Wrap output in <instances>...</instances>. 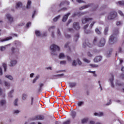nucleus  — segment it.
Wrapping results in <instances>:
<instances>
[{
	"label": "nucleus",
	"instance_id": "63",
	"mask_svg": "<svg viewBox=\"0 0 124 124\" xmlns=\"http://www.w3.org/2000/svg\"><path fill=\"white\" fill-rule=\"evenodd\" d=\"M70 124V120H67L63 123V124Z\"/></svg>",
	"mask_w": 124,
	"mask_h": 124
},
{
	"label": "nucleus",
	"instance_id": "32",
	"mask_svg": "<svg viewBox=\"0 0 124 124\" xmlns=\"http://www.w3.org/2000/svg\"><path fill=\"white\" fill-rule=\"evenodd\" d=\"M2 66L4 68V71L5 72H6V70L7 69V64H6V63H3Z\"/></svg>",
	"mask_w": 124,
	"mask_h": 124
},
{
	"label": "nucleus",
	"instance_id": "55",
	"mask_svg": "<svg viewBox=\"0 0 124 124\" xmlns=\"http://www.w3.org/2000/svg\"><path fill=\"white\" fill-rule=\"evenodd\" d=\"M57 35L58 36H61V35H62V33H61V31L59 29L57 30Z\"/></svg>",
	"mask_w": 124,
	"mask_h": 124
},
{
	"label": "nucleus",
	"instance_id": "42",
	"mask_svg": "<svg viewBox=\"0 0 124 124\" xmlns=\"http://www.w3.org/2000/svg\"><path fill=\"white\" fill-rule=\"evenodd\" d=\"M117 4L119 5H122V6H124V1H119L118 2Z\"/></svg>",
	"mask_w": 124,
	"mask_h": 124
},
{
	"label": "nucleus",
	"instance_id": "18",
	"mask_svg": "<svg viewBox=\"0 0 124 124\" xmlns=\"http://www.w3.org/2000/svg\"><path fill=\"white\" fill-rule=\"evenodd\" d=\"M11 39H12V37L11 36L7 37V38L4 39H1L0 38V42H4V41H8V40H11Z\"/></svg>",
	"mask_w": 124,
	"mask_h": 124
},
{
	"label": "nucleus",
	"instance_id": "21",
	"mask_svg": "<svg viewBox=\"0 0 124 124\" xmlns=\"http://www.w3.org/2000/svg\"><path fill=\"white\" fill-rule=\"evenodd\" d=\"M23 6V4H22L21 2H18L16 3V9H20L21 7Z\"/></svg>",
	"mask_w": 124,
	"mask_h": 124
},
{
	"label": "nucleus",
	"instance_id": "11",
	"mask_svg": "<svg viewBox=\"0 0 124 124\" xmlns=\"http://www.w3.org/2000/svg\"><path fill=\"white\" fill-rule=\"evenodd\" d=\"M70 13H68L67 14L64 15L63 16V18L62 19V22H66L67 21V19H68V17L69 15H70Z\"/></svg>",
	"mask_w": 124,
	"mask_h": 124
},
{
	"label": "nucleus",
	"instance_id": "13",
	"mask_svg": "<svg viewBox=\"0 0 124 124\" xmlns=\"http://www.w3.org/2000/svg\"><path fill=\"white\" fill-rule=\"evenodd\" d=\"M68 85L69 87L72 89V88H75L77 86V83L75 82H68Z\"/></svg>",
	"mask_w": 124,
	"mask_h": 124
},
{
	"label": "nucleus",
	"instance_id": "51",
	"mask_svg": "<svg viewBox=\"0 0 124 124\" xmlns=\"http://www.w3.org/2000/svg\"><path fill=\"white\" fill-rule=\"evenodd\" d=\"M0 95H3V97L5 96V94L2 93V89L0 87Z\"/></svg>",
	"mask_w": 124,
	"mask_h": 124
},
{
	"label": "nucleus",
	"instance_id": "28",
	"mask_svg": "<svg viewBox=\"0 0 124 124\" xmlns=\"http://www.w3.org/2000/svg\"><path fill=\"white\" fill-rule=\"evenodd\" d=\"M97 41H98V38L95 37L93 41V44L94 45H96V44H97Z\"/></svg>",
	"mask_w": 124,
	"mask_h": 124
},
{
	"label": "nucleus",
	"instance_id": "52",
	"mask_svg": "<svg viewBox=\"0 0 124 124\" xmlns=\"http://www.w3.org/2000/svg\"><path fill=\"white\" fill-rule=\"evenodd\" d=\"M90 66H91V67H93V68H94L95 67H98V65L94 64H91Z\"/></svg>",
	"mask_w": 124,
	"mask_h": 124
},
{
	"label": "nucleus",
	"instance_id": "62",
	"mask_svg": "<svg viewBox=\"0 0 124 124\" xmlns=\"http://www.w3.org/2000/svg\"><path fill=\"white\" fill-rule=\"evenodd\" d=\"M65 37H66V38H71V36L68 34H65Z\"/></svg>",
	"mask_w": 124,
	"mask_h": 124
},
{
	"label": "nucleus",
	"instance_id": "2",
	"mask_svg": "<svg viewBox=\"0 0 124 124\" xmlns=\"http://www.w3.org/2000/svg\"><path fill=\"white\" fill-rule=\"evenodd\" d=\"M118 41V38L116 37V35L112 34L109 38L108 44L109 45H113L115 44L116 42Z\"/></svg>",
	"mask_w": 124,
	"mask_h": 124
},
{
	"label": "nucleus",
	"instance_id": "48",
	"mask_svg": "<svg viewBox=\"0 0 124 124\" xmlns=\"http://www.w3.org/2000/svg\"><path fill=\"white\" fill-rule=\"evenodd\" d=\"M72 65L73 66H77V62H76V60H73V62L72 63Z\"/></svg>",
	"mask_w": 124,
	"mask_h": 124
},
{
	"label": "nucleus",
	"instance_id": "37",
	"mask_svg": "<svg viewBox=\"0 0 124 124\" xmlns=\"http://www.w3.org/2000/svg\"><path fill=\"white\" fill-rule=\"evenodd\" d=\"M111 54H112V51L111 50L108 51L106 54V56L107 57V58H109V57L111 56Z\"/></svg>",
	"mask_w": 124,
	"mask_h": 124
},
{
	"label": "nucleus",
	"instance_id": "39",
	"mask_svg": "<svg viewBox=\"0 0 124 124\" xmlns=\"http://www.w3.org/2000/svg\"><path fill=\"white\" fill-rule=\"evenodd\" d=\"M71 116L73 119L76 117V112L75 111H72L71 112Z\"/></svg>",
	"mask_w": 124,
	"mask_h": 124
},
{
	"label": "nucleus",
	"instance_id": "19",
	"mask_svg": "<svg viewBox=\"0 0 124 124\" xmlns=\"http://www.w3.org/2000/svg\"><path fill=\"white\" fill-rule=\"evenodd\" d=\"M69 1L64 0L61 2V3L59 4V7H61L62 5H63V4H67V5H69Z\"/></svg>",
	"mask_w": 124,
	"mask_h": 124
},
{
	"label": "nucleus",
	"instance_id": "7",
	"mask_svg": "<svg viewBox=\"0 0 124 124\" xmlns=\"http://www.w3.org/2000/svg\"><path fill=\"white\" fill-rule=\"evenodd\" d=\"M93 18L84 17L82 19L81 22L82 24H86V23L90 22V21H93Z\"/></svg>",
	"mask_w": 124,
	"mask_h": 124
},
{
	"label": "nucleus",
	"instance_id": "61",
	"mask_svg": "<svg viewBox=\"0 0 124 124\" xmlns=\"http://www.w3.org/2000/svg\"><path fill=\"white\" fill-rule=\"evenodd\" d=\"M87 55L88 56V57H90V58H91V57H93V54H92L90 52H87Z\"/></svg>",
	"mask_w": 124,
	"mask_h": 124
},
{
	"label": "nucleus",
	"instance_id": "8",
	"mask_svg": "<svg viewBox=\"0 0 124 124\" xmlns=\"http://www.w3.org/2000/svg\"><path fill=\"white\" fill-rule=\"evenodd\" d=\"M92 5H93V4L89 3L88 4H87V5H83V6H80L79 8V10H84V9H86L87 8H89V7H91V6H92Z\"/></svg>",
	"mask_w": 124,
	"mask_h": 124
},
{
	"label": "nucleus",
	"instance_id": "14",
	"mask_svg": "<svg viewBox=\"0 0 124 124\" xmlns=\"http://www.w3.org/2000/svg\"><path fill=\"white\" fill-rule=\"evenodd\" d=\"M6 99H1L0 100V106H5L6 105Z\"/></svg>",
	"mask_w": 124,
	"mask_h": 124
},
{
	"label": "nucleus",
	"instance_id": "35",
	"mask_svg": "<svg viewBox=\"0 0 124 124\" xmlns=\"http://www.w3.org/2000/svg\"><path fill=\"white\" fill-rule=\"evenodd\" d=\"M27 97H28V94L26 93H24L22 94V100H26V99H27Z\"/></svg>",
	"mask_w": 124,
	"mask_h": 124
},
{
	"label": "nucleus",
	"instance_id": "53",
	"mask_svg": "<svg viewBox=\"0 0 124 124\" xmlns=\"http://www.w3.org/2000/svg\"><path fill=\"white\" fill-rule=\"evenodd\" d=\"M55 29H56V26H51L49 29H48V30L49 31H53V30H55Z\"/></svg>",
	"mask_w": 124,
	"mask_h": 124
},
{
	"label": "nucleus",
	"instance_id": "56",
	"mask_svg": "<svg viewBox=\"0 0 124 124\" xmlns=\"http://www.w3.org/2000/svg\"><path fill=\"white\" fill-rule=\"evenodd\" d=\"M69 44H70V42H67V43H66L64 45L65 48H67V47H68V46H69Z\"/></svg>",
	"mask_w": 124,
	"mask_h": 124
},
{
	"label": "nucleus",
	"instance_id": "34",
	"mask_svg": "<svg viewBox=\"0 0 124 124\" xmlns=\"http://www.w3.org/2000/svg\"><path fill=\"white\" fill-rule=\"evenodd\" d=\"M112 34H115L117 36L119 34V29H115Z\"/></svg>",
	"mask_w": 124,
	"mask_h": 124
},
{
	"label": "nucleus",
	"instance_id": "6",
	"mask_svg": "<svg viewBox=\"0 0 124 124\" xmlns=\"http://www.w3.org/2000/svg\"><path fill=\"white\" fill-rule=\"evenodd\" d=\"M106 40L104 38H101L98 44L99 47H103L105 45Z\"/></svg>",
	"mask_w": 124,
	"mask_h": 124
},
{
	"label": "nucleus",
	"instance_id": "47",
	"mask_svg": "<svg viewBox=\"0 0 124 124\" xmlns=\"http://www.w3.org/2000/svg\"><path fill=\"white\" fill-rule=\"evenodd\" d=\"M59 18H61V16H56L55 18H54L53 19V21L54 22H57V21H58V20H59Z\"/></svg>",
	"mask_w": 124,
	"mask_h": 124
},
{
	"label": "nucleus",
	"instance_id": "44",
	"mask_svg": "<svg viewBox=\"0 0 124 124\" xmlns=\"http://www.w3.org/2000/svg\"><path fill=\"white\" fill-rule=\"evenodd\" d=\"M5 49H6V46H0V50L1 51H5Z\"/></svg>",
	"mask_w": 124,
	"mask_h": 124
},
{
	"label": "nucleus",
	"instance_id": "30",
	"mask_svg": "<svg viewBox=\"0 0 124 124\" xmlns=\"http://www.w3.org/2000/svg\"><path fill=\"white\" fill-rule=\"evenodd\" d=\"M36 120H44V116L42 115H39L36 117Z\"/></svg>",
	"mask_w": 124,
	"mask_h": 124
},
{
	"label": "nucleus",
	"instance_id": "12",
	"mask_svg": "<svg viewBox=\"0 0 124 124\" xmlns=\"http://www.w3.org/2000/svg\"><path fill=\"white\" fill-rule=\"evenodd\" d=\"M113 81H114V76H113V75H111V77L109 78L110 86L111 88H115V85H114V82H113Z\"/></svg>",
	"mask_w": 124,
	"mask_h": 124
},
{
	"label": "nucleus",
	"instance_id": "16",
	"mask_svg": "<svg viewBox=\"0 0 124 124\" xmlns=\"http://www.w3.org/2000/svg\"><path fill=\"white\" fill-rule=\"evenodd\" d=\"M14 93V89H12L8 93V97H10V98H12V97H13V93Z\"/></svg>",
	"mask_w": 124,
	"mask_h": 124
},
{
	"label": "nucleus",
	"instance_id": "36",
	"mask_svg": "<svg viewBox=\"0 0 124 124\" xmlns=\"http://www.w3.org/2000/svg\"><path fill=\"white\" fill-rule=\"evenodd\" d=\"M21 111L18 109H16L13 111V114L15 115H18L19 113H20Z\"/></svg>",
	"mask_w": 124,
	"mask_h": 124
},
{
	"label": "nucleus",
	"instance_id": "24",
	"mask_svg": "<svg viewBox=\"0 0 124 124\" xmlns=\"http://www.w3.org/2000/svg\"><path fill=\"white\" fill-rule=\"evenodd\" d=\"M108 31H109V27H106L104 31V34L105 35H107V34H108Z\"/></svg>",
	"mask_w": 124,
	"mask_h": 124
},
{
	"label": "nucleus",
	"instance_id": "20",
	"mask_svg": "<svg viewBox=\"0 0 124 124\" xmlns=\"http://www.w3.org/2000/svg\"><path fill=\"white\" fill-rule=\"evenodd\" d=\"M15 45L16 47H21L22 46V43L18 41H16L14 42Z\"/></svg>",
	"mask_w": 124,
	"mask_h": 124
},
{
	"label": "nucleus",
	"instance_id": "15",
	"mask_svg": "<svg viewBox=\"0 0 124 124\" xmlns=\"http://www.w3.org/2000/svg\"><path fill=\"white\" fill-rule=\"evenodd\" d=\"M11 50L13 54H16V53H19V48H18V47L15 48L14 47H12L11 48Z\"/></svg>",
	"mask_w": 124,
	"mask_h": 124
},
{
	"label": "nucleus",
	"instance_id": "5",
	"mask_svg": "<svg viewBox=\"0 0 124 124\" xmlns=\"http://www.w3.org/2000/svg\"><path fill=\"white\" fill-rule=\"evenodd\" d=\"M17 60L15 59H11L9 62V66L10 67H14L16 64H17Z\"/></svg>",
	"mask_w": 124,
	"mask_h": 124
},
{
	"label": "nucleus",
	"instance_id": "27",
	"mask_svg": "<svg viewBox=\"0 0 124 124\" xmlns=\"http://www.w3.org/2000/svg\"><path fill=\"white\" fill-rule=\"evenodd\" d=\"M31 1L29 0L27 2L26 6V7L28 8V9H30V8H31Z\"/></svg>",
	"mask_w": 124,
	"mask_h": 124
},
{
	"label": "nucleus",
	"instance_id": "43",
	"mask_svg": "<svg viewBox=\"0 0 124 124\" xmlns=\"http://www.w3.org/2000/svg\"><path fill=\"white\" fill-rule=\"evenodd\" d=\"M87 72H89V73H93L94 77H96V76H97V75H96V74H95V71H88Z\"/></svg>",
	"mask_w": 124,
	"mask_h": 124
},
{
	"label": "nucleus",
	"instance_id": "50",
	"mask_svg": "<svg viewBox=\"0 0 124 124\" xmlns=\"http://www.w3.org/2000/svg\"><path fill=\"white\" fill-rule=\"evenodd\" d=\"M14 104L15 106H18V99H16L15 100L14 102Z\"/></svg>",
	"mask_w": 124,
	"mask_h": 124
},
{
	"label": "nucleus",
	"instance_id": "45",
	"mask_svg": "<svg viewBox=\"0 0 124 124\" xmlns=\"http://www.w3.org/2000/svg\"><path fill=\"white\" fill-rule=\"evenodd\" d=\"M35 34L36 36H41V34L40 33V31H35Z\"/></svg>",
	"mask_w": 124,
	"mask_h": 124
},
{
	"label": "nucleus",
	"instance_id": "4",
	"mask_svg": "<svg viewBox=\"0 0 124 124\" xmlns=\"http://www.w3.org/2000/svg\"><path fill=\"white\" fill-rule=\"evenodd\" d=\"M6 19L8 21V23L11 25L13 22H14V18L10 14H6Z\"/></svg>",
	"mask_w": 124,
	"mask_h": 124
},
{
	"label": "nucleus",
	"instance_id": "57",
	"mask_svg": "<svg viewBox=\"0 0 124 124\" xmlns=\"http://www.w3.org/2000/svg\"><path fill=\"white\" fill-rule=\"evenodd\" d=\"M87 13H88V12H82L79 13V15L80 16H82V15H85V14H87Z\"/></svg>",
	"mask_w": 124,
	"mask_h": 124
},
{
	"label": "nucleus",
	"instance_id": "40",
	"mask_svg": "<svg viewBox=\"0 0 124 124\" xmlns=\"http://www.w3.org/2000/svg\"><path fill=\"white\" fill-rule=\"evenodd\" d=\"M118 53H123V50H122V47H119L118 50L116 52L115 55L118 56Z\"/></svg>",
	"mask_w": 124,
	"mask_h": 124
},
{
	"label": "nucleus",
	"instance_id": "9",
	"mask_svg": "<svg viewBox=\"0 0 124 124\" xmlns=\"http://www.w3.org/2000/svg\"><path fill=\"white\" fill-rule=\"evenodd\" d=\"M94 116L95 117H104V112L103 111H99L98 112H95L93 113Z\"/></svg>",
	"mask_w": 124,
	"mask_h": 124
},
{
	"label": "nucleus",
	"instance_id": "17",
	"mask_svg": "<svg viewBox=\"0 0 124 124\" xmlns=\"http://www.w3.org/2000/svg\"><path fill=\"white\" fill-rule=\"evenodd\" d=\"M102 60V57L101 56H97L96 57L93 61L94 62H100Z\"/></svg>",
	"mask_w": 124,
	"mask_h": 124
},
{
	"label": "nucleus",
	"instance_id": "58",
	"mask_svg": "<svg viewBox=\"0 0 124 124\" xmlns=\"http://www.w3.org/2000/svg\"><path fill=\"white\" fill-rule=\"evenodd\" d=\"M71 22H72V19H69L68 22L66 24V26H68V25H69V23H71Z\"/></svg>",
	"mask_w": 124,
	"mask_h": 124
},
{
	"label": "nucleus",
	"instance_id": "29",
	"mask_svg": "<svg viewBox=\"0 0 124 124\" xmlns=\"http://www.w3.org/2000/svg\"><path fill=\"white\" fill-rule=\"evenodd\" d=\"M84 46H88L89 47H92L93 46V45H92L91 44V43H90V42H89V41H86L85 43L84 44Z\"/></svg>",
	"mask_w": 124,
	"mask_h": 124
},
{
	"label": "nucleus",
	"instance_id": "60",
	"mask_svg": "<svg viewBox=\"0 0 124 124\" xmlns=\"http://www.w3.org/2000/svg\"><path fill=\"white\" fill-rule=\"evenodd\" d=\"M88 122V119H84L82 120V124H85Z\"/></svg>",
	"mask_w": 124,
	"mask_h": 124
},
{
	"label": "nucleus",
	"instance_id": "10",
	"mask_svg": "<svg viewBox=\"0 0 124 124\" xmlns=\"http://www.w3.org/2000/svg\"><path fill=\"white\" fill-rule=\"evenodd\" d=\"M73 27L75 30H80V24H79L78 22H74L73 25Z\"/></svg>",
	"mask_w": 124,
	"mask_h": 124
},
{
	"label": "nucleus",
	"instance_id": "46",
	"mask_svg": "<svg viewBox=\"0 0 124 124\" xmlns=\"http://www.w3.org/2000/svg\"><path fill=\"white\" fill-rule=\"evenodd\" d=\"M95 32L97 33V34H101V31H99V29L98 28H97L95 30Z\"/></svg>",
	"mask_w": 124,
	"mask_h": 124
},
{
	"label": "nucleus",
	"instance_id": "41",
	"mask_svg": "<svg viewBox=\"0 0 124 124\" xmlns=\"http://www.w3.org/2000/svg\"><path fill=\"white\" fill-rule=\"evenodd\" d=\"M39 92H40V91L42 90V87L44 86V84L40 83H39Z\"/></svg>",
	"mask_w": 124,
	"mask_h": 124
},
{
	"label": "nucleus",
	"instance_id": "49",
	"mask_svg": "<svg viewBox=\"0 0 124 124\" xmlns=\"http://www.w3.org/2000/svg\"><path fill=\"white\" fill-rule=\"evenodd\" d=\"M77 62H78V65H82V64H83V63L82 62H81V61H80V59H78L77 60Z\"/></svg>",
	"mask_w": 124,
	"mask_h": 124
},
{
	"label": "nucleus",
	"instance_id": "26",
	"mask_svg": "<svg viewBox=\"0 0 124 124\" xmlns=\"http://www.w3.org/2000/svg\"><path fill=\"white\" fill-rule=\"evenodd\" d=\"M116 85L118 86V87H122L124 86V84L123 83L120 82V81L119 80H117L116 81Z\"/></svg>",
	"mask_w": 124,
	"mask_h": 124
},
{
	"label": "nucleus",
	"instance_id": "25",
	"mask_svg": "<svg viewBox=\"0 0 124 124\" xmlns=\"http://www.w3.org/2000/svg\"><path fill=\"white\" fill-rule=\"evenodd\" d=\"M63 76H64V74H63L54 75V76H53V78H52V79H54V77H57L58 78H61V77H62Z\"/></svg>",
	"mask_w": 124,
	"mask_h": 124
},
{
	"label": "nucleus",
	"instance_id": "64",
	"mask_svg": "<svg viewBox=\"0 0 124 124\" xmlns=\"http://www.w3.org/2000/svg\"><path fill=\"white\" fill-rule=\"evenodd\" d=\"M120 79H122V80H124V74H122L120 75Z\"/></svg>",
	"mask_w": 124,
	"mask_h": 124
},
{
	"label": "nucleus",
	"instance_id": "38",
	"mask_svg": "<svg viewBox=\"0 0 124 124\" xmlns=\"http://www.w3.org/2000/svg\"><path fill=\"white\" fill-rule=\"evenodd\" d=\"M6 78H7V79H9V80H13V77H12V76H10V75H6L5 76Z\"/></svg>",
	"mask_w": 124,
	"mask_h": 124
},
{
	"label": "nucleus",
	"instance_id": "22",
	"mask_svg": "<svg viewBox=\"0 0 124 124\" xmlns=\"http://www.w3.org/2000/svg\"><path fill=\"white\" fill-rule=\"evenodd\" d=\"M4 85L5 86V87H6V88H7V89H9V88H10V83L6 81H4Z\"/></svg>",
	"mask_w": 124,
	"mask_h": 124
},
{
	"label": "nucleus",
	"instance_id": "54",
	"mask_svg": "<svg viewBox=\"0 0 124 124\" xmlns=\"http://www.w3.org/2000/svg\"><path fill=\"white\" fill-rule=\"evenodd\" d=\"M60 64L63 65V64H66V61H62L60 62Z\"/></svg>",
	"mask_w": 124,
	"mask_h": 124
},
{
	"label": "nucleus",
	"instance_id": "3",
	"mask_svg": "<svg viewBox=\"0 0 124 124\" xmlns=\"http://www.w3.org/2000/svg\"><path fill=\"white\" fill-rule=\"evenodd\" d=\"M117 17V12H111L107 16L108 20H114Z\"/></svg>",
	"mask_w": 124,
	"mask_h": 124
},
{
	"label": "nucleus",
	"instance_id": "23",
	"mask_svg": "<svg viewBox=\"0 0 124 124\" xmlns=\"http://www.w3.org/2000/svg\"><path fill=\"white\" fill-rule=\"evenodd\" d=\"M79 37H80V36L79 35V33H77L76 35L74 36V40L76 42L79 39Z\"/></svg>",
	"mask_w": 124,
	"mask_h": 124
},
{
	"label": "nucleus",
	"instance_id": "59",
	"mask_svg": "<svg viewBox=\"0 0 124 124\" xmlns=\"http://www.w3.org/2000/svg\"><path fill=\"white\" fill-rule=\"evenodd\" d=\"M83 61L85 62H87V63H89L90 62V60L87 59L86 58H84Z\"/></svg>",
	"mask_w": 124,
	"mask_h": 124
},
{
	"label": "nucleus",
	"instance_id": "1",
	"mask_svg": "<svg viewBox=\"0 0 124 124\" xmlns=\"http://www.w3.org/2000/svg\"><path fill=\"white\" fill-rule=\"evenodd\" d=\"M50 49L51 51V55L52 56H57L58 53L56 52L60 51V47L56 45H52L50 46Z\"/></svg>",
	"mask_w": 124,
	"mask_h": 124
},
{
	"label": "nucleus",
	"instance_id": "31",
	"mask_svg": "<svg viewBox=\"0 0 124 124\" xmlns=\"http://www.w3.org/2000/svg\"><path fill=\"white\" fill-rule=\"evenodd\" d=\"M78 106V107H81L82 105H84V102L83 101H78L77 103Z\"/></svg>",
	"mask_w": 124,
	"mask_h": 124
},
{
	"label": "nucleus",
	"instance_id": "33",
	"mask_svg": "<svg viewBox=\"0 0 124 124\" xmlns=\"http://www.w3.org/2000/svg\"><path fill=\"white\" fill-rule=\"evenodd\" d=\"M64 57H65L64 54H63V53H60L59 56V59H60V60L63 59Z\"/></svg>",
	"mask_w": 124,
	"mask_h": 124
}]
</instances>
